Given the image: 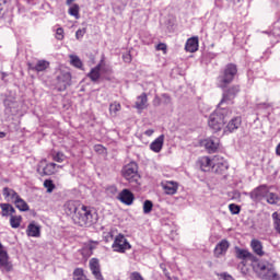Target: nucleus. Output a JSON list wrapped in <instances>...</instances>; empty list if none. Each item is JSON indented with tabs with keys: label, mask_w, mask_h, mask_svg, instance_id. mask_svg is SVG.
<instances>
[{
	"label": "nucleus",
	"mask_w": 280,
	"mask_h": 280,
	"mask_svg": "<svg viewBox=\"0 0 280 280\" xmlns=\"http://www.w3.org/2000/svg\"><path fill=\"white\" fill-rule=\"evenodd\" d=\"M70 62L72 67H75L77 69H82V60L80 59V57L75 55H70Z\"/></svg>",
	"instance_id": "473e14b6"
},
{
	"label": "nucleus",
	"mask_w": 280,
	"mask_h": 280,
	"mask_svg": "<svg viewBox=\"0 0 280 280\" xmlns=\"http://www.w3.org/2000/svg\"><path fill=\"white\" fill-rule=\"evenodd\" d=\"M100 71H102V63H98L96 67L92 68L88 74V78H90L92 82H97V80H100V78L102 77Z\"/></svg>",
	"instance_id": "4be33fe9"
},
{
	"label": "nucleus",
	"mask_w": 280,
	"mask_h": 280,
	"mask_svg": "<svg viewBox=\"0 0 280 280\" xmlns=\"http://www.w3.org/2000/svg\"><path fill=\"white\" fill-rule=\"evenodd\" d=\"M14 205L20 211H30V206L21 197L14 201Z\"/></svg>",
	"instance_id": "cd10ccee"
},
{
	"label": "nucleus",
	"mask_w": 280,
	"mask_h": 280,
	"mask_svg": "<svg viewBox=\"0 0 280 280\" xmlns=\"http://www.w3.org/2000/svg\"><path fill=\"white\" fill-rule=\"evenodd\" d=\"M122 60L124 62L130 63L132 62V56L130 55V52H126L122 55Z\"/></svg>",
	"instance_id": "a18cd8bd"
},
{
	"label": "nucleus",
	"mask_w": 280,
	"mask_h": 280,
	"mask_svg": "<svg viewBox=\"0 0 280 280\" xmlns=\"http://www.w3.org/2000/svg\"><path fill=\"white\" fill-rule=\"evenodd\" d=\"M129 279L130 280H145V279H143V276H141V273L139 271L131 272Z\"/></svg>",
	"instance_id": "79ce46f5"
},
{
	"label": "nucleus",
	"mask_w": 280,
	"mask_h": 280,
	"mask_svg": "<svg viewBox=\"0 0 280 280\" xmlns=\"http://www.w3.org/2000/svg\"><path fill=\"white\" fill-rule=\"evenodd\" d=\"M3 250H5V247H4L3 244H1V242H0V253H2Z\"/></svg>",
	"instance_id": "864d4df0"
},
{
	"label": "nucleus",
	"mask_w": 280,
	"mask_h": 280,
	"mask_svg": "<svg viewBox=\"0 0 280 280\" xmlns=\"http://www.w3.org/2000/svg\"><path fill=\"white\" fill-rule=\"evenodd\" d=\"M121 174L126 180L129 183H135L139 185V179L141 176L139 175V166L136 162H131L122 167Z\"/></svg>",
	"instance_id": "39448f33"
},
{
	"label": "nucleus",
	"mask_w": 280,
	"mask_h": 280,
	"mask_svg": "<svg viewBox=\"0 0 280 280\" xmlns=\"http://www.w3.org/2000/svg\"><path fill=\"white\" fill-rule=\"evenodd\" d=\"M89 250H90V255H93V246H90Z\"/></svg>",
	"instance_id": "4d7b16f0"
},
{
	"label": "nucleus",
	"mask_w": 280,
	"mask_h": 280,
	"mask_svg": "<svg viewBox=\"0 0 280 280\" xmlns=\"http://www.w3.org/2000/svg\"><path fill=\"white\" fill-rule=\"evenodd\" d=\"M21 220H23L21 215L11 214L10 225L12 226V229H19V226H21Z\"/></svg>",
	"instance_id": "7c9ffc66"
},
{
	"label": "nucleus",
	"mask_w": 280,
	"mask_h": 280,
	"mask_svg": "<svg viewBox=\"0 0 280 280\" xmlns=\"http://www.w3.org/2000/svg\"><path fill=\"white\" fill-rule=\"evenodd\" d=\"M236 75L237 66L234 63H229L217 78V84L219 89H223V94L219 106L225 107L224 104H231L233 100L237 97V93H240V85H232L231 88L226 89V86H229V84L235 80Z\"/></svg>",
	"instance_id": "f257e3e1"
},
{
	"label": "nucleus",
	"mask_w": 280,
	"mask_h": 280,
	"mask_svg": "<svg viewBox=\"0 0 280 280\" xmlns=\"http://www.w3.org/2000/svg\"><path fill=\"white\" fill-rule=\"evenodd\" d=\"M164 97H166L167 103L172 102V98L167 94H164Z\"/></svg>",
	"instance_id": "603ef678"
},
{
	"label": "nucleus",
	"mask_w": 280,
	"mask_h": 280,
	"mask_svg": "<svg viewBox=\"0 0 280 280\" xmlns=\"http://www.w3.org/2000/svg\"><path fill=\"white\" fill-rule=\"evenodd\" d=\"M271 218L273 220V228L277 231V233H279V235H280V213L279 212H273L271 214Z\"/></svg>",
	"instance_id": "2f4dec72"
},
{
	"label": "nucleus",
	"mask_w": 280,
	"mask_h": 280,
	"mask_svg": "<svg viewBox=\"0 0 280 280\" xmlns=\"http://www.w3.org/2000/svg\"><path fill=\"white\" fill-rule=\"evenodd\" d=\"M242 126V117L236 116L232 118L225 127L224 132H235Z\"/></svg>",
	"instance_id": "dca6fc26"
},
{
	"label": "nucleus",
	"mask_w": 280,
	"mask_h": 280,
	"mask_svg": "<svg viewBox=\"0 0 280 280\" xmlns=\"http://www.w3.org/2000/svg\"><path fill=\"white\" fill-rule=\"evenodd\" d=\"M26 235L28 237H38L40 235V226L35 223H30L26 229Z\"/></svg>",
	"instance_id": "b1692460"
},
{
	"label": "nucleus",
	"mask_w": 280,
	"mask_h": 280,
	"mask_svg": "<svg viewBox=\"0 0 280 280\" xmlns=\"http://www.w3.org/2000/svg\"><path fill=\"white\" fill-rule=\"evenodd\" d=\"M44 187L47 189V194H51L56 189V184H54V180L46 179L44 182Z\"/></svg>",
	"instance_id": "72a5a7b5"
},
{
	"label": "nucleus",
	"mask_w": 280,
	"mask_h": 280,
	"mask_svg": "<svg viewBox=\"0 0 280 280\" xmlns=\"http://www.w3.org/2000/svg\"><path fill=\"white\" fill-rule=\"evenodd\" d=\"M73 1H75V0H67L66 3H67V5H72L71 3H73Z\"/></svg>",
	"instance_id": "5fc2aeb1"
},
{
	"label": "nucleus",
	"mask_w": 280,
	"mask_h": 280,
	"mask_svg": "<svg viewBox=\"0 0 280 280\" xmlns=\"http://www.w3.org/2000/svg\"><path fill=\"white\" fill-rule=\"evenodd\" d=\"M153 208H154V203H152V201L145 200L143 202V213H145V214L152 213Z\"/></svg>",
	"instance_id": "f704fd0d"
},
{
	"label": "nucleus",
	"mask_w": 280,
	"mask_h": 280,
	"mask_svg": "<svg viewBox=\"0 0 280 280\" xmlns=\"http://www.w3.org/2000/svg\"><path fill=\"white\" fill-rule=\"evenodd\" d=\"M186 51H189V54H195V51L198 49V37H190L187 39L185 45Z\"/></svg>",
	"instance_id": "aec40b11"
},
{
	"label": "nucleus",
	"mask_w": 280,
	"mask_h": 280,
	"mask_svg": "<svg viewBox=\"0 0 280 280\" xmlns=\"http://www.w3.org/2000/svg\"><path fill=\"white\" fill-rule=\"evenodd\" d=\"M229 209H230L232 215H240V211H242V208L235 203H230Z\"/></svg>",
	"instance_id": "e433bc0d"
},
{
	"label": "nucleus",
	"mask_w": 280,
	"mask_h": 280,
	"mask_svg": "<svg viewBox=\"0 0 280 280\" xmlns=\"http://www.w3.org/2000/svg\"><path fill=\"white\" fill-rule=\"evenodd\" d=\"M9 209V215H13L12 213H16V210L14 209V207H12V205H10Z\"/></svg>",
	"instance_id": "8fccbe9b"
},
{
	"label": "nucleus",
	"mask_w": 280,
	"mask_h": 280,
	"mask_svg": "<svg viewBox=\"0 0 280 280\" xmlns=\"http://www.w3.org/2000/svg\"><path fill=\"white\" fill-rule=\"evenodd\" d=\"M56 38H57V40H63L65 39V28L63 27H58L56 30Z\"/></svg>",
	"instance_id": "58836bf2"
},
{
	"label": "nucleus",
	"mask_w": 280,
	"mask_h": 280,
	"mask_svg": "<svg viewBox=\"0 0 280 280\" xmlns=\"http://www.w3.org/2000/svg\"><path fill=\"white\" fill-rule=\"evenodd\" d=\"M8 3V0H0V12H3V5Z\"/></svg>",
	"instance_id": "09e8293b"
},
{
	"label": "nucleus",
	"mask_w": 280,
	"mask_h": 280,
	"mask_svg": "<svg viewBox=\"0 0 280 280\" xmlns=\"http://www.w3.org/2000/svg\"><path fill=\"white\" fill-rule=\"evenodd\" d=\"M250 247L256 255L264 257V245L259 240H252Z\"/></svg>",
	"instance_id": "412c9836"
},
{
	"label": "nucleus",
	"mask_w": 280,
	"mask_h": 280,
	"mask_svg": "<svg viewBox=\"0 0 280 280\" xmlns=\"http://www.w3.org/2000/svg\"><path fill=\"white\" fill-rule=\"evenodd\" d=\"M158 51H165V49H167V45H165L164 43H160L156 46Z\"/></svg>",
	"instance_id": "49530a36"
},
{
	"label": "nucleus",
	"mask_w": 280,
	"mask_h": 280,
	"mask_svg": "<svg viewBox=\"0 0 280 280\" xmlns=\"http://www.w3.org/2000/svg\"><path fill=\"white\" fill-rule=\"evenodd\" d=\"M144 135H147V137H152L154 135V130L148 129L147 131H144Z\"/></svg>",
	"instance_id": "de8ad7c7"
},
{
	"label": "nucleus",
	"mask_w": 280,
	"mask_h": 280,
	"mask_svg": "<svg viewBox=\"0 0 280 280\" xmlns=\"http://www.w3.org/2000/svg\"><path fill=\"white\" fill-rule=\"evenodd\" d=\"M37 172L40 174V176H51V174L56 173V163H49L45 167L38 168Z\"/></svg>",
	"instance_id": "5701e85b"
},
{
	"label": "nucleus",
	"mask_w": 280,
	"mask_h": 280,
	"mask_svg": "<svg viewBox=\"0 0 280 280\" xmlns=\"http://www.w3.org/2000/svg\"><path fill=\"white\" fill-rule=\"evenodd\" d=\"M266 201L268 202V205H279V195L275 194V192H270V190H268L267 196L265 197Z\"/></svg>",
	"instance_id": "bb28decb"
},
{
	"label": "nucleus",
	"mask_w": 280,
	"mask_h": 280,
	"mask_svg": "<svg viewBox=\"0 0 280 280\" xmlns=\"http://www.w3.org/2000/svg\"><path fill=\"white\" fill-rule=\"evenodd\" d=\"M73 277H74V280H86L84 278V270L80 268L74 269Z\"/></svg>",
	"instance_id": "4c0bfd02"
},
{
	"label": "nucleus",
	"mask_w": 280,
	"mask_h": 280,
	"mask_svg": "<svg viewBox=\"0 0 280 280\" xmlns=\"http://www.w3.org/2000/svg\"><path fill=\"white\" fill-rule=\"evenodd\" d=\"M1 209H2V215H10V203H1L0 205Z\"/></svg>",
	"instance_id": "a19ab883"
},
{
	"label": "nucleus",
	"mask_w": 280,
	"mask_h": 280,
	"mask_svg": "<svg viewBox=\"0 0 280 280\" xmlns=\"http://www.w3.org/2000/svg\"><path fill=\"white\" fill-rule=\"evenodd\" d=\"M90 270L96 280H104V276L102 275V267L100 265V259L92 258L90 260Z\"/></svg>",
	"instance_id": "f8f14e48"
},
{
	"label": "nucleus",
	"mask_w": 280,
	"mask_h": 280,
	"mask_svg": "<svg viewBox=\"0 0 280 280\" xmlns=\"http://www.w3.org/2000/svg\"><path fill=\"white\" fill-rule=\"evenodd\" d=\"M226 170H229L228 162H221V163L212 165V172H214V174H224V172H226Z\"/></svg>",
	"instance_id": "a878e982"
},
{
	"label": "nucleus",
	"mask_w": 280,
	"mask_h": 280,
	"mask_svg": "<svg viewBox=\"0 0 280 280\" xmlns=\"http://www.w3.org/2000/svg\"><path fill=\"white\" fill-rule=\"evenodd\" d=\"M198 165L201 170V172H213V162L209 156H203L198 160Z\"/></svg>",
	"instance_id": "2eb2a0df"
},
{
	"label": "nucleus",
	"mask_w": 280,
	"mask_h": 280,
	"mask_svg": "<svg viewBox=\"0 0 280 280\" xmlns=\"http://www.w3.org/2000/svg\"><path fill=\"white\" fill-rule=\"evenodd\" d=\"M165 141V136L161 135L159 138H156L151 144H150V150H152V152H161V150H163V143Z\"/></svg>",
	"instance_id": "a211bd4d"
},
{
	"label": "nucleus",
	"mask_w": 280,
	"mask_h": 280,
	"mask_svg": "<svg viewBox=\"0 0 280 280\" xmlns=\"http://www.w3.org/2000/svg\"><path fill=\"white\" fill-rule=\"evenodd\" d=\"M68 14L74 16V19H80V5L77 3L72 4L68 10Z\"/></svg>",
	"instance_id": "c756f323"
},
{
	"label": "nucleus",
	"mask_w": 280,
	"mask_h": 280,
	"mask_svg": "<svg viewBox=\"0 0 280 280\" xmlns=\"http://www.w3.org/2000/svg\"><path fill=\"white\" fill-rule=\"evenodd\" d=\"M0 270L2 272H12V262H10V256L5 249L0 252Z\"/></svg>",
	"instance_id": "9b49d317"
},
{
	"label": "nucleus",
	"mask_w": 280,
	"mask_h": 280,
	"mask_svg": "<svg viewBox=\"0 0 280 280\" xmlns=\"http://www.w3.org/2000/svg\"><path fill=\"white\" fill-rule=\"evenodd\" d=\"M67 215L72 217V221L77 226H93L97 224V212L86 206H78L75 201H68L65 205Z\"/></svg>",
	"instance_id": "7ed1b4c3"
},
{
	"label": "nucleus",
	"mask_w": 280,
	"mask_h": 280,
	"mask_svg": "<svg viewBox=\"0 0 280 280\" xmlns=\"http://www.w3.org/2000/svg\"><path fill=\"white\" fill-rule=\"evenodd\" d=\"M117 198L122 202V205H127V207H130V205L135 202V194H132L128 188L122 189Z\"/></svg>",
	"instance_id": "ddd939ff"
},
{
	"label": "nucleus",
	"mask_w": 280,
	"mask_h": 280,
	"mask_svg": "<svg viewBox=\"0 0 280 280\" xmlns=\"http://www.w3.org/2000/svg\"><path fill=\"white\" fill-rule=\"evenodd\" d=\"M3 138H5V132L0 131V139H3Z\"/></svg>",
	"instance_id": "6e6d98bb"
},
{
	"label": "nucleus",
	"mask_w": 280,
	"mask_h": 280,
	"mask_svg": "<svg viewBox=\"0 0 280 280\" xmlns=\"http://www.w3.org/2000/svg\"><path fill=\"white\" fill-rule=\"evenodd\" d=\"M84 34H86V28H79L75 32V38L77 40H80L81 38H84Z\"/></svg>",
	"instance_id": "37998d69"
},
{
	"label": "nucleus",
	"mask_w": 280,
	"mask_h": 280,
	"mask_svg": "<svg viewBox=\"0 0 280 280\" xmlns=\"http://www.w3.org/2000/svg\"><path fill=\"white\" fill-rule=\"evenodd\" d=\"M201 144L206 148L209 154H214L220 147V140H218V138H207L201 141Z\"/></svg>",
	"instance_id": "9d476101"
},
{
	"label": "nucleus",
	"mask_w": 280,
	"mask_h": 280,
	"mask_svg": "<svg viewBox=\"0 0 280 280\" xmlns=\"http://www.w3.org/2000/svg\"><path fill=\"white\" fill-rule=\"evenodd\" d=\"M119 110H121V104L118 102H114L109 105V114L112 117H117V113H119Z\"/></svg>",
	"instance_id": "c85d7f7f"
},
{
	"label": "nucleus",
	"mask_w": 280,
	"mask_h": 280,
	"mask_svg": "<svg viewBox=\"0 0 280 280\" xmlns=\"http://www.w3.org/2000/svg\"><path fill=\"white\" fill-rule=\"evenodd\" d=\"M231 117V112L228 107H222L218 105L214 113L209 116L208 126L213 130V132H220L226 124V118Z\"/></svg>",
	"instance_id": "20e7f679"
},
{
	"label": "nucleus",
	"mask_w": 280,
	"mask_h": 280,
	"mask_svg": "<svg viewBox=\"0 0 280 280\" xmlns=\"http://www.w3.org/2000/svg\"><path fill=\"white\" fill-rule=\"evenodd\" d=\"M27 68L30 71H35V73H42L43 71H47V69H49V61L40 59L36 63L28 62Z\"/></svg>",
	"instance_id": "1a4fd4ad"
},
{
	"label": "nucleus",
	"mask_w": 280,
	"mask_h": 280,
	"mask_svg": "<svg viewBox=\"0 0 280 280\" xmlns=\"http://www.w3.org/2000/svg\"><path fill=\"white\" fill-rule=\"evenodd\" d=\"M66 159H67V156H65L62 152H57L54 155V161H56V163H62V162H65Z\"/></svg>",
	"instance_id": "ea45409f"
},
{
	"label": "nucleus",
	"mask_w": 280,
	"mask_h": 280,
	"mask_svg": "<svg viewBox=\"0 0 280 280\" xmlns=\"http://www.w3.org/2000/svg\"><path fill=\"white\" fill-rule=\"evenodd\" d=\"M147 104H148V95L145 93H142L140 96L137 97L136 108L138 110H144V108H147Z\"/></svg>",
	"instance_id": "393cba45"
},
{
	"label": "nucleus",
	"mask_w": 280,
	"mask_h": 280,
	"mask_svg": "<svg viewBox=\"0 0 280 280\" xmlns=\"http://www.w3.org/2000/svg\"><path fill=\"white\" fill-rule=\"evenodd\" d=\"M259 106H265L266 108H270V104H267V103H260Z\"/></svg>",
	"instance_id": "3c124183"
},
{
	"label": "nucleus",
	"mask_w": 280,
	"mask_h": 280,
	"mask_svg": "<svg viewBox=\"0 0 280 280\" xmlns=\"http://www.w3.org/2000/svg\"><path fill=\"white\" fill-rule=\"evenodd\" d=\"M163 189L167 196H174L178 191V184L176 182H166L163 184Z\"/></svg>",
	"instance_id": "6ab92c4d"
},
{
	"label": "nucleus",
	"mask_w": 280,
	"mask_h": 280,
	"mask_svg": "<svg viewBox=\"0 0 280 280\" xmlns=\"http://www.w3.org/2000/svg\"><path fill=\"white\" fill-rule=\"evenodd\" d=\"M235 253L237 259H249V261H253L252 268L258 279L261 280H280V277L277 275V271L275 270V265L267 260H258L255 255L250 254L246 249H242L240 247H235Z\"/></svg>",
	"instance_id": "f03ea898"
},
{
	"label": "nucleus",
	"mask_w": 280,
	"mask_h": 280,
	"mask_svg": "<svg viewBox=\"0 0 280 280\" xmlns=\"http://www.w3.org/2000/svg\"><path fill=\"white\" fill-rule=\"evenodd\" d=\"M112 189H114V191H117V187H112Z\"/></svg>",
	"instance_id": "13d9d810"
},
{
	"label": "nucleus",
	"mask_w": 280,
	"mask_h": 280,
	"mask_svg": "<svg viewBox=\"0 0 280 280\" xmlns=\"http://www.w3.org/2000/svg\"><path fill=\"white\" fill-rule=\"evenodd\" d=\"M268 191H270L268 185H260L249 192V198H252L254 202H257L258 200H264V198L268 196Z\"/></svg>",
	"instance_id": "6e6552de"
},
{
	"label": "nucleus",
	"mask_w": 280,
	"mask_h": 280,
	"mask_svg": "<svg viewBox=\"0 0 280 280\" xmlns=\"http://www.w3.org/2000/svg\"><path fill=\"white\" fill-rule=\"evenodd\" d=\"M58 91H67L71 86V72L68 69H59L56 75Z\"/></svg>",
	"instance_id": "423d86ee"
},
{
	"label": "nucleus",
	"mask_w": 280,
	"mask_h": 280,
	"mask_svg": "<svg viewBox=\"0 0 280 280\" xmlns=\"http://www.w3.org/2000/svg\"><path fill=\"white\" fill-rule=\"evenodd\" d=\"M4 112L7 113V115L12 114V108H14V102H12L11 100H4Z\"/></svg>",
	"instance_id": "c9c22d12"
},
{
	"label": "nucleus",
	"mask_w": 280,
	"mask_h": 280,
	"mask_svg": "<svg viewBox=\"0 0 280 280\" xmlns=\"http://www.w3.org/2000/svg\"><path fill=\"white\" fill-rule=\"evenodd\" d=\"M112 248L115 253H126V250L132 248V245H130L128 238H126L124 234H118L114 240Z\"/></svg>",
	"instance_id": "0eeeda50"
},
{
	"label": "nucleus",
	"mask_w": 280,
	"mask_h": 280,
	"mask_svg": "<svg viewBox=\"0 0 280 280\" xmlns=\"http://www.w3.org/2000/svg\"><path fill=\"white\" fill-rule=\"evenodd\" d=\"M229 246H231V244L226 240H222L220 243H218L214 248V257L220 258L222 255H226Z\"/></svg>",
	"instance_id": "4468645a"
},
{
	"label": "nucleus",
	"mask_w": 280,
	"mask_h": 280,
	"mask_svg": "<svg viewBox=\"0 0 280 280\" xmlns=\"http://www.w3.org/2000/svg\"><path fill=\"white\" fill-rule=\"evenodd\" d=\"M2 195L4 196L5 200H11L12 202H16V200L21 198L19 192H15L14 189L9 187L3 188Z\"/></svg>",
	"instance_id": "f3484780"
},
{
	"label": "nucleus",
	"mask_w": 280,
	"mask_h": 280,
	"mask_svg": "<svg viewBox=\"0 0 280 280\" xmlns=\"http://www.w3.org/2000/svg\"><path fill=\"white\" fill-rule=\"evenodd\" d=\"M115 237V231L110 230L109 232H104L105 242H110Z\"/></svg>",
	"instance_id": "c03bdc74"
}]
</instances>
